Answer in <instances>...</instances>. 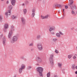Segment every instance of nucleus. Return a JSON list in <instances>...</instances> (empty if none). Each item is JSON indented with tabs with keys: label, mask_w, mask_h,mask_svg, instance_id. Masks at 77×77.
Instances as JSON below:
<instances>
[{
	"label": "nucleus",
	"mask_w": 77,
	"mask_h": 77,
	"mask_svg": "<svg viewBox=\"0 0 77 77\" xmlns=\"http://www.w3.org/2000/svg\"><path fill=\"white\" fill-rule=\"evenodd\" d=\"M43 70L44 69L41 67H38L37 68V71L38 72L39 74L41 77H43Z\"/></svg>",
	"instance_id": "f257e3e1"
},
{
	"label": "nucleus",
	"mask_w": 77,
	"mask_h": 77,
	"mask_svg": "<svg viewBox=\"0 0 77 77\" xmlns=\"http://www.w3.org/2000/svg\"><path fill=\"white\" fill-rule=\"evenodd\" d=\"M18 40V38L17 36H14L10 39V42L11 44H14L16 42H17Z\"/></svg>",
	"instance_id": "f03ea898"
},
{
	"label": "nucleus",
	"mask_w": 77,
	"mask_h": 77,
	"mask_svg": "<svg viewBox=\"0 0 77 77\" xmlns=\"http://www.w3.org/2000/svg\"><path fill=\"white\" fill-rule=\"evenodd\" d=\"M74 3V1L72 0H71V2H70L68 4V6H69L70 7L71 9H73L74 10H76L77 9V8L75 7V6H72V4Z\"/></svg>",
	"instance_id": "7ed1b4c3"
},
{
	"label": "nucleus",
	"mask_w": 77,
	"mask_h": 77,
	"mask_svg": "<svg viewBox=\"0 0 77 77\" xmlns=\"http://www.w3.org/2000/svg\"><path fill=\"white\" fill-rule=\"evenodd\" d=\"M54 54H52L50 55V57H49V60L50 63L51 65H53L54 64V63H53V58L54 57Z\"/></svg>",
	"instance_id": "20e7f679"
},
{
	"label": "nucleus",
	"mask_w": 77,
	"mask_h": 77,
	"mask_svg": "<svg viewBox=\"0 0 77 77\" xmlns=\"http://www.w3.org/2000/svg\"><path fill=\"white\" fill-rule=\"evenodd\" d=\"M24 68H25V65L23 64H22L21 67L19 69V72L20 74H21L23 71V69H24Z\"/></svg>",
	"instance_id": "39448f33"
},
{
	"label": "nucleus",
	"mask_w": 77,
	"mask_h": 77,
	"mask_svg": "<svg viewBox=\"0 0 77 77\" xmlns=\"http://www.w3.org/2000/svg\"><path fill=\"white\" fill-rule=\"evenodd\" d=\"M37 46L39 50H40V51H42V44H41V43H38L37 45Z\"/></svg>",
	"instance_id": "423d86ee"
},
{
	"label": "nucleus",
	"mask_w": 77,
	"mask_h": 77,
	"mask_svg": "<svg viewBox=\"0 0 77 77\" xmlns=\"http://www.w3.org/2000/svg\"><path fill=\"white\" fill-rule=\"evenodd\" d=\"M35 8H33L32 10V13L31 14V17L32 18H33L35 15Z\"/></svg>",
	"instance_id": "0eeeda50"
},
{
	"label": "nucleus",
	"mask_w": 77,
	"mask_h": 77,
	"mask_svg": "<svg viewBox=\"0 0 77 77\" xmlns=\"http://www.w3.org/2000/svg\"><path fill=\"white\" fill-rule=\"evenodd\" d=\"M36 60L38 63H41L42 62V60L39 57H37Z\"/></svg>",
	"instance_id": "6e6552de"
},
{
	"label": "nucleus",
	"mask_w": 77,
	"mask_h": 77,
	"mask_svg": "<svg viewBox=\"0 0 77 77\" xmlns=\"http://www.w3.org/2000/svg\"><path fill=\"white\" fill-rule=\"evenodd\" d=\"M55 27L54 26H52L51 27H50L49 29V32H51V31L53 30H55Z\"/></svg>",
	"instance_id": "1a4fd4ad"
},
{
	"label": "nucleus",
	"mask_w": 77,
	"mask_h": 77,
	"mask_svg": "<svg viewBox=\"0 0 77 77\" xmlns=\"http://www.w3.org/2000/svg\"><path fill=\"white\" fill-rule=\"evenodd\" d=\"M12 30H10L9 32V34H8V37L9 38H11L12 37Z\"/></svg>",
	"instance_id": "9d476101"
},
{
	"label": "nucleus",
	"mask_w": 77,
	"mask_h": 77,
	"mask_svg": "<svg viewBox=\"0 0 77 77\" xmlns=\"http://www.w3.org/2000/svg\"><path fill=\"white\" fill-rule=\"evenodd\" d=\"M21 19L23 24L24 25L26 23V20H25V19L24 17H22Z\"/></svg>",
	"instance_id": "9b49d317"
},
{
	"label": "nucleus",
	"mask_w": 77,
	"mask_h": 77,
	"mask_svg": "<svg viewBox=\"0 0 77 77\" xmlns=\"http://www.w3.org/2000/svg\"><path fill=\"white\" fill-rule=\"evenodd\" d=\"M11 2L13 6H15V4L16 3V0H11Z\"/></svg>",
	"instance_id": "f8f14e48"
},
{
	"label": "nucleus",
	"mask_w": 77,
	"mask_h": 77,
	"mask_svg": "<svg viewBox=\"0 0 77 77\" xmlns=\"http://www.w3.org/2000/svg\"><path fill=\"white\" fill-rule=\"evenodd\" d=\"M8 9H9V10H8V11H11V10L13 9V6L11 5H10L8 6Z\"/></svg>",
	"instance_id": "ddd939ff"
},
{
	"label": "nucleus",
	"mask_w": 77,
	"mask_h": 77,
	"mask_svg": "<svg viewBox=\"0 0 77 77\" xmlns=\"http://www.w3.org/2000/svg\"><path fill=\"white\" fill-rule=\"evenodd\" d=\"M8 12L5 13V15H10L11 14V11L10 10H8Z\"/></svg>",
	"instance_id": "4468645a"
},
{
	"label": "nucleus",
	"mask_w": 77,
	"mask_h": 77,
	"mask_svg": "<svg viewBox=\"0 0 77 77\" xmlns=\"http://www.w3.org/2000/svg\"><path fill=\"white\" fill-rule=\"evenodd\" d=\"M55 6H56V7H59L60 8H62L63 6L62 5L58 4L56 5H55Z\"/></svg>",
	"instance_id": "2eb2a0df"
},
{
	"label": "nucleus",
	"mask_w": 77,
	"mask_h": 77,
	"mask_svg": "<svg viewBox=\"0 0 77 77\" xmlns=\"http://www.w3.org/2000/svg\"><path fill=\"white\" fill-rule=\"evenodd\" d=\"M3 44L4 45H5V44L6 42V38H5V37H3Z\"/></svg>",
	"instance_id": "dca6fc26"
},
{
	"label": "nucleus",
	"mask_w": 77,
	"mask_h": 77,
	"mask_svg": "<svg viewBox=\"0 0 77 77\" xmlns=\"http://www.w3.org/2000/svg\"><path fill=\"white\" fill-rule=\"evenodd\" d=\"M62 64L61 63H58V66L60 68H62Z\"/></svg>",
	"instance_id": "f3484780"
},
{
	"label": "nucleus",
	"mask_w": 77,
	"mask_h": 77,
	"mask_svg": "<svg viewBox=\"0 0 77 77\" xmlns=\"http://www.w3.org/2000/svg\"><path fill=\"white\" fill-rule=\"evenodd\" d=\"M56 35L58 38H60V34L59 33H57L56 34Z\"/></svg>",
	"instance_id": "a211bd4d"
},
{
	"label": "nucleus",
	"mask_w": 77,
	"mask_h": 77,
	"mask_svg": "<svg viewBox=\"0 0 77 77\" xmlns=\"http://www.w3.org/2000/svg\"><path fill=\"white\" fill-rule=\"evenodd\" d=\"M5 29H7L8 27V25L7 24H5L4 26Z\"/></svg>",
	"instance_id": "6ab92c4d"
},
{
	"label": "nucleus",
	"mask_w": 77,
	"mask_h": 77,
	"mask_svg": "<svg viewBox=\"0 0 77 77\" xmlns=\"http://www.w3.org/2000/svg\"><path fill=\"white\" fill-rule=\"evenodd\" d=\"M72 69L74 70L75 69V64H74L72 65Z\"/></svg>",
	"instance_id": "aec40b11"
},
{
	"label": "nucleus",
	"mask_w": 77,
	"mask_h": 77,
	"mask_svg": "<svg viewBox=\"0 0 77 77\" xmlns=\"http://www.w3.org/2000/svg\"><path fill=\"white\" fill-rule=\"evenodd\" d=\"M11 30H14V26H11Z\"/></svg>",
	"instance_id": "412c9836"
},
{
	"label": "nucleus",
	"mask_w": 77,
	"mask_h": 77,
	"mask_svg": "<svg viewBox=\"0 0 77 77\" xmlns=\"http://www.w3.org/2000/svg\"><path fill=\"white\" fill-rule=\"evenodd\" d=\"M72 56V54L69 55L68 56V58H69V59H71V58Z\"/></svg>",
	"instance_id": "4be33fe9"
},
{
	"label": "nucleus",
	"mask_w": 77,
	"mask_h": 77,
	"mask_svg": "<svg viewBox=\"0 0 77 77\" xmlns=\"http://www.w3.org/2000/svg\"><path fill=\"white\" fill-rule=\"evenodd\" d=\"M12 19H16L17 17H15L14 16V15H13L12 16Z\"/></svg>",
	"instance_id": "5701e85b"
},
{
	"label": "nucleus",
	"mask_w": 77,
	"mask_h": 77,
	"mask_svg": "<svg viewBox=\"0 0 77 77\" xmlns=\"http://www.w3.org/2000/svg\"><path fill=\"white\" fill-rule=\"evenodd\" d=\"M3 16L2 15H0V20L1 21H2L3 19Z\"/></svg>",
	"instance_id": "b1692460"
},
{
	"label": "nucleus",
	"mask_w": 77,
	"mask_h": 77,
	"mask_svg": "<svg viewBox=\"0 0 77 77\" xmlns=\"http://www.w3.org/2000/svg\"><path fill=\"white\" fill-rule=\"evenodd\" d=\"M57 40V39L56 38H54L53 39V41H54V42H56Z\"/></svg>",
	"instance_id": "393cba45"
},
{
	"label": "nucleus",
	"mask_w": 77,
	"mask_h": 77,
	"mask_svg": "<svg viewBox=\"0 0 77 77\" xmlns=\"http://www.w3.org/2000/svg\"><path fill=\"white\" fill-rule=\"evenodd\" d=\"M30 68H32V66H28L27 68V69H30Z\"/></svg>",
	"instance_id": "a878e982"
},
{
	"label": "nucleus",
	"mask_w": 77,
	"mask_h": 77,
	"mask_svg": "<svg viewBox=\"0 0 77 77\" xmlns=\"http://www.w3.org/2000/svg\"><path fill=\"white\" fill-rule=\"evenodd\" d=\"M37 38L38 39H40L41 38V35H38L37 36Z\"/></svg>",
	"instance_id": "bb28decb"
},
{
	"label": "nucleus",
	"mask_w": 77,
	"mask_h": 77,
	"mask_svg": "<svg viewBox=\"0 0 77 77\" xmlns=\"http://www.w3.org/2000/svg\"><path fill=\"white\" fill-rule=\"evenodd\" d=\"M23 12L24 14H26L27 12V10L26 9H24L23 10Z\"/></svg>",
	"instance_id": "cd10ccee"
},
{
	"label": "nucleus",
	"mask_w": 77,
	"mask_h": 77,
	"mask_svg": "<svg viewBox=\"0 0 77 77\" xmlns=\"http://www.w3.org/2000/svg\"><path fill=\"white\" fill-rule=\"evenodd\" d=\"M33 46V43H31L29 45V47H32Z\"/></svg>",
	"instance_id": "c85d7f7f"
},
{
	"label": "nucleus",
	"mask_w": 77,
	"mask_h": 77,
	"mask_svg": "<svg viewBox=\"0 0 77 77\" xmlns=\"http://www.w3.org/2000/svg\"><path fill=\"white\" fill-rule=\"evenodd\" d=\"M55 53H56L57 54H58L59 53V51H58L57 49H55Z\"/></svg>",
	"instance_id": "c756f323"
},
{
	"label": "nucleus",
	"mask_w": 77,
	"mask_h": 77,
	"mask_svg": "<svg viewBox=\"0 0 77 77\" xmlns=\"http://www.w3.org/2000/svg\"><path fill=\"white\" fill-rule=\"evenodd\" d=\"M47 77H50V73H48L47 74Z\"/></svg>",
	"instance_id": "7c9ffc66"
},
{
	"label": "nucleus",
	"mask_w": 77,
	"mask_h": 77,
	"mask_svg": "<svg viewBox=\"0 0 77 77\" xmlns=\"http://www.w3.org/2000/svg\"><path fill=\"white\" fill-rule=\"evenodd\" d=\"M48 15H47L46 16H45V19H46L47 18H48Z\"/></svg>",
	"instance_id": "2f4dec72"
},
{
	"label": "nucleus",
	"mask_w": 77,
	"mask_h": 77,
	"mask_svg": "<svg viewBox=\"0 0 77 77\" xmlns=\"http://www.w3.org/2000/svg\"><path fill=\"white\" fill-rule=\"evenodd\" d=\"M41 17L42 18V19H45V16H43L42 15H41Z\"/></svg>",
	"instance_id": "473e14b6"
},
{
	"label": "nucleus",
	"mask_w": 77,
	"mask_h": 77,
	"mask_svg": "<svg viewBox=\"0 0 77 77\" xmlns=\"http://www.w3.org/2000/svg\"><path fill=\"white\" fill-rule=\"evenodd\" d=\"M50 33L52 35H54V32H50Z\"/></svg>",
	"instance_id": "72a5a7b5"
},
{
	"label": "nucleus",
	"mask_w": 77,
	"mask_h": 77,
	"mask_svg": "<svg viewBox=\"0 0 77 77\" xmlns=\"http://www.w3.org/2000/svg\"><path fill=\"white\" fill-rule=\"evenodd\" d=\"M3 37V34H2L0 36V39H1V38H2V37Z\"/></svg>",
	"instance_id": "f704fd0d"
},
{
	"label": "nucleus",
	"mask_w": 77,
	"mask_h": 77,
	"mask_svg": "<svg viewBox=\"0 0 77 77\" xmlns=\"http://www.w3.org/2000/svg\"><path fill=\"white\" fill-rule=\"evenodd\" d=\"M4 32H6L7 30L6 29V28H5L4 29Z\"/></svg>",
	"instance_id": "c9c22d12"
},
{
	"label": "nucleus",
	"mask_w": 77,
	"mask_h": 77,
	"mask_svg": "<svg viewBox=\"0 0 77 77\" xmlns=\"http://www.w3.org/2000/svg\"><path fill=\"white\" fill-rule=\"evenodd\" d=\"M60 33L62 35H63V33H62V32H60Z\"/></svg>",
	"instance_id": "e433bc0d"
},
{
	"label": "nucleus",
	"mask_w": 77,
	"mask_h": 77,
	"mask_svg": "<svg viewBox=\"0 0 77 77\" xmlns=\"http://www.w3.org/2000/svg\"><path fill=\"white\" fill-rule=\"evenodd\" d=\"M73 59H76V57L75 56H74L73 57Z\"/></svg>",
	"instance_id": "4c0bfd02"
},
{
	"label": "nucleus",
	"mask_w": 77,
	"mask_h": 77,
	"mask_svg": "<svg viewBox=\"0 0 77 77\" xmlns=\"http://www.w3.org/2000/svg\"><path fill=\"white\" fill-rule=\"evenodd\" d=\"M25 3H28V1H25Z\"/></svg>",
	"instance_id": "58836bf2"
},
{
	"label": "nucleus",
	"mask_w": 77,
	"mask_h": 77,
	"mask_svg": "<svg viewBox=\"0 0 77 77\" xmlns=\"http://www.w3.org/2000/svg\"><path fill=\"white\" fill-rule=\"evenodd\" d=\"M65 9H68V6H65Z\"/></svg>",
	"instance_id": "ea45409f"
},
{
	"label": "nucleus",
	"mask_w": 77,
	"mask_h": 77,
	"mask_svg": "<svg viewBox=\"0 0 77 77\" xmlns=\"http://www.w3.org/2000/svg\"><path fill=\"white\" fill-rule=\"evenodd\" d=\"M72 14H74L75 13V12H74V11H72Z\"/></svg>",
	"instance_id": "a19ab883"
},
{
	"label": "nucleus",
	"mask_w": 77,
	"mask_h": 77,
	"mask_svg": "<svg viewBox=\"0 0 77 77\" xmlns=\"http://www.w3.org/2000/svg\"><path fill=\"white\" fill-rule=\"evenodd\" d=\"M21 59H24V58L23 57H21Z\"/></svg>",
	"instance_id": "79ce46f5"
},
{
	"label": "nucleus",
	"mask_w": 77,
	"mask_h": 77,
	"mask_svg": "<svg viewBox=\"0 0 77 77\" xmlns=\"http://www.w3.org/2000/svg\"><path fill=\"white\" fill-rule=\"evenodd\" d=\"M73 15L74 16H75V15H76V14L75 13H73Z\"/></svg>",
	"instance_id": "37998d69"
},
{
	"label": "nucleus",
	"mask_w": 77,
	"mask_h": 77,
	"mask_svg": "<svg viewBox=\"0 0 77 77\" xmlns=\"http://www.w3.org/2000/svg\"><path fill=\"white\" fill-rule=\"evenodd\" d=\"M56 5H54V8H56V6H56Z\"/></svg>",
	"instance_id": "c03bdc74"
},
{
	"label": "nucleus",
	"mask_w": 77,
	"mask_h": 77,
	"mask_svg": "<svg viewBox=\"0 0 77 77\" xmlns=\"http://www.w3.org/2000/svg\"><path fill=\"white\" fill-rule=\"evenodd\" d=\"M36 65H38V66H39V64H38V63H36Z\"/></svg>",
	"instance_id": "a18cd8bd"
},
{
	"label": "nucleus",
	"mask_w": 77,
	"mask_h": 77,
	"mask_svg": "<svg viewBox=\"0 0 77 77\" xmlns=\"http://www.w3.org/2000/svg\"><path fill=\"white\" fill-rule=\"evenodd\" d=\"M62 71H65V69H63L62 70Z\"/></svg>",
	"instance_id": "49530a36"
},
{
	"label": "nucleus",
	"mask_w": 77,
	"mask_h": 77,
	"mask_svg": "<svg viewBox=\"0 0 77 77\" xmlns=\"http://www.w3.org/2000/svg\"><path fill=\"white\" fill-rule=\"evenodd\" d=\"M6 3H7V4H8V3H9V1H7V2Z\"/></svg>",
	"instance_id": "de8ad7c7"
},
{
	"label": "nucleus",
	"mask_w": 77,
	"mask_h": 77,
	"mask_svg": "<svg viewBox=\"0 0 77 77\" xmlns=\"http://www.w3.org/2000/svg\"><path fill=\"white\" fill-rule=\"evenodd\" d=\"M54 77H58V76L57 75H54Z\"/></svg>",
	"instance_id": "09e8293b"
},
{
	"label": "nucleus",
	"mask_w": 77,
	"mask_h": 77,
	"mask_svg": "<svg viewBox=\"0 0 77 77\" xmlns=\"http://www.w3.org/2000/svg\"><path fill=\"white\" fill-rule=\"evenodd\" d=\"M75 74H77V71H76L75 72Z\"/></svg>",
	"instance_id": "8fccbe9b"
},
{
	"label": "nucleus",
	"mask_w": 77,
	"mask_h": 77,
	"mask_svg": "<svg viewBox=\"0 0 77 77\" xmlns=\"http://www.w3.org/2000/svg\"><path fill=\"white\" fill-rule=\"evenodd\" d=\"M75 68L76 69H77V66H75Z\"/></svg>",
	"instance_id": "3c124183"
},
{
	"label": "nucleus",
	"mask_w": 77,
	"mask_h": 77,
	"mask_svg": "<svg viewBox=\"0 0 77 77\" xmlns=\"http://www.w3.org/2000/svg\"><path fill=\"white\" fill-rule=\"evenodd\" d=\"M13 77H17V75H15Z\"/></svg>",
	"instance_id": "603ef678"
},
{
	"label": "nucleus",
	"mask_w": 77,
	"mask_h": 77,
	"mask_svg": "<svg viewBox=\"0 0 77 77\" xmlns=\"http://www.w3.org/2000/svg\"><path fill=\"white\" fill-rule=\"evenodd\" d=\"M24 4H22V6H24Z\"/></svg>",
	"instance_id": "864d4df0"
},
{
	"label": "nucleus",
	"mask_w": 77,
	"mask_h": 77,
	"mask_svg": "<svg viewBox=\"0 0 77 77\" xmlns=\"http://www.w3.org/2000/svg\"><path fill=\"white\" fill-rule=\"evenodd\" d=\"M33 49H31V51H33Z\"/></svg>",
	"instance_id": "5fc2aeb1"
},
{
	"label": "nucleus",
	"mask_w": 77,
	"mask_h": 77,
	"mask_svg": "<svg viewBox=\"0 0 77 77\" xmlns=\"http://www.w3.org/2000/svg\"><path fill=\"white\" fill-rule=\"evenodd\" d=\"M64 11H65V9H63V12H64Z\"/></svg>",
	"instance_id": "6e6d98bb"
},
{
	"label": "nucleus",
	"mask_w": 77,
	"mask_h": 77,
	"mask_svg": "<svg viewBox=\"0 0 77 77\" xmlns=\"http://www.w3.org/2000/svg\"><path fill=\"white\" fill-rule=\"evenodd\" d=\"M76 14H77V11L76 12Z\"/></svg>",
	"instance_id": "4d7b16f0"
},
{
	"label": "nucleus",
	"mask_w": 77,
	"mask_h": 77,
	"mask_svg": "<svg viewBox=\"0 0 77 77\" xmlns=\"http://www.w3.org/2000/svg\"><path fill=\"white\" fill-rule=\"evenodd\" d=\"M74 29V28H72V29H72H72Z\"/></svg>",
	"instance_id": "13d9d810"
},
{
	"label": "nucleus",
	"mask_w": 77,
	"mask_h": 77,
	"mask_svg": "<svg viewBox=\"0 0 77 77\" xmlns=\"http://www.w3.org/2000/svg\"><path fill=\"white\" fill-rule=\"evenodd\" d=\"M42 0H38V1H41Z\"/></svg>",
	"instance_id": "bf43d9fd"
},
{
	"label": "nucleus",
	"mask_w": 77,
	"mask_h": 77,
	"mask_svg": "<svg viewBox=\"0 0 77 77\" xmlns=\"http://www.w3.org/2000/svg\"><path fill=\"white\" fill-rule=\"evenodd\" d=\"M1 1H2V2H3V1H4V0H1Z\"/></svg>",
	"instance_id": "052dcab7"
},
{
	"label": "nucleus",
	"mask_w": 77,
	"mask_h": 77,
	"mask_svg": "<svg viewBox=\"0 0 77 77\" xmlns=\"http://www.w3.org/2000/svg\"><path fill=\"white\" fill-rule=\"evenodd\" d=\"M75 56H77V55L76 54H75Z\"/></svg>",
	"instance_id": "680f3d73"
},
{
	"label": "nucleus",
	"mask_w": 77,
	"mask_h": 77,
	"mask_svg": "<svg viewBox=\"0 0 77 77\" xmlns=\"http://www.w3.org/2000/svg\"><path fill=\"white\" fill-rule=\"evenodd\" d=\"M69 1H71V0H69Z\"/></svg>",
	"instance_id": "e2e57ef3"
}]
</instances>
